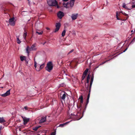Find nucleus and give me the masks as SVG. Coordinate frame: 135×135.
Returning <instances> with one entry per match:
<instances>
[{
  "instance_id": "nucleus-19",
  "label": "nucleus",
  "mask_w": 135,
  "mask_h": 135,
  "mask_svg": "<svg viewBox=\"0 0 135 135\" xmlns=\"http://www.w3.org/2000/svg\"><path fill=\"white\" fill-rule=\"evenodd\" d=\"M44 64H43L42 65H41L40 67V69L37 70V69H36V70L38 71H39L40 70H41L42 69H43V68L44 67Z\"/></svg>"
},
{
  "instance_id": "nucleus-29",
  "label": "nucleus",
  "mask_w": 135,
  "mask_h": 135,
  "mask_svg": "<svg viewBox=\"0 0 135 135\" xmlns=\"http://www.w3.org/2000/svg\"><path fill=\"white\" fill-rule=\"evenodd\" d=\"M25 61L26 62V65H27V64H28V61H27V60H26V59L25 60Z\"/></svg>"
},
{
  "instance_id": "nucleus-30",
  "label": "nucleus",
  "mask_w": 135,
  "mask_h": 135,
  "mask_svg": "<svg viewBox=\"0 0 135 135\" xmlns=\"http://www.w3.org/2000/svg\"><path fill=\"white\" fill-rule=\"evenodd\" d=\"M46 41H45L43 43H41V44H42L43 45H44L46 43Z\"/></svg>"
},
{
  "instance_id": "nucleus-14",
  "label": "nucleus",
  "mask_w": 135,
  "mask_h": 135,
  "mask_svg": "<svg viewBox=\"0 0 135 135\" xmlns=\"http://www.w3.org/2000/svg\"><path fill=\"white\" fill-rule=\"evenodd\" d=\"M71 121H70V122H71ZM69 122H66V123H63V124H60L59 125V127H62L63 126H65V125H66L67 123H69Z\"/></svg>"
},
{
  "instance_id": "nucleus-1",
  "label": "nucleus",
  "mask_w": 135,
  "mask_h": 135,
  "mask_svg": "<svg viewBox=\"0 0 135 135\" xmlns=\"http://www.w3.org/2000/svg\"><path fill=\"white\" fill-rule=\"evenodd\" d=\"M36 46V44L35 43L32 45L31 47H30L28 46H27L26 48V52L28 54V55H29L30 51L36 50L37 49L35 48Z\"/></svg>"
},
{
  "instance_id": "nucleus-5",
  "label": "nucleus",
  "mask_w": 135,
  "mask_h": 135,
  "mask_svg": "<svg viewBox=\"0 0 135 135\" xmlns=\"http://www.w3.org/2000/svg\"><path fill=\"white\" fill-rule=\"evenodd\" d=\"M64 13L62 12L61 11H59L57 13L58 17L61 19L64 16Z\"/></svg>"
},
{
  "instance_id": "nucleus-34",
  "label": "nucleus",
  "mask_w": 135,
  "mask_h": 135,
  "mask_svg": "<svg viewBox=\"0 0 135 135\" xmlns=\"http://www.w3.org/2000/svg\"><path fill=\"white\" fill-rule=\"evenodd\" d=\"M37 66H39V65H39V64H37Z\"/></svg>"
},
{
  "instance_id": "nucleus-17",
  "label": "nucleus",
  "mask_w": 135,
  "mask_h": 135,
  "mask_svg": "<svg viewBox=\"0 0 135 135\" xmlns=\"http://www.w3.org/2000/svg\"><path fill=\"white\" fill-rule=\"evenodd\" d=\"M66 93H64V94H63L62 96L61 97V99L63 100H64L66 96Z\"/></svg>"
},
{
  "instance_id": "nucleus-24",
  "label": "nucleus",
  "mask_w": 135,
  "mask_h": 135,
  "mask_svg": "<svg viewBox=\"0 0 135 135\" xmlns=\"http://www.w3.org/2000/svg\"><path fill=\"white\" fill-rule=\"evenodd\" d=\"M17 42L18 44H20L21 43V41L19 40L18 38H17Z\"/></svg>"
},
{
  "instance_id": "nucleus-9",
  "label": "nucleus",
  "mask_w": 135,
  "mask_h": 135,
  "mask_svg": "<svg viewBox=\"0 0 135 135\" xmlns=\"http://www.w3.org/2000/svg\"><path fill=\"white\" fill-rule=\"evenodd\" d=\"M46 117H42L39 122L40 123H42L46 121Z\"/></svg>"
},
{
  "instance_id": "nucleus-11",
  "label": "nucleus",
  "mask_w": 135,
  "mask_h": 135,
  "mask_svg": "<svg viewBox=\"0 0 135 135\" xmlns=\"http://www.w3.org/2000/svg\"><path fill=\"white\" fill-rule=\"evenodd\" d=\"M75 0H71L70 2V6L72 7L74 5V2Z\"/></svg>"
},
{
  "instance_id": "nucleus-3",
  "label": "nucleus",
  "mask_w": 135,
  "mask_h": 135,
  "mask_svg": "<svg viewBox=\"0 0 135 135\" xmlns=\"http://www.w3.org/2000/svg\"><path fill=\"white\" fill-rule=\"evenodd\" d=\"M53 66L51 61L49 62L47 64L46 68V70L50 72L53 69Z\"/></svg>"
},
{
  "instance_id": "nucleus-21",
  "label": "nucleus",
  "mask_w": 135,
  "mask_h": 135,
  "mask_svg": "<svg viewBox=\"0 0 135 135\" xmlns=\"http://www.w3.org/2000/svg\"><path fill=\"white\" fill-rule=\"evenodd\" d=\"M66 31L65 30H64L62 33L61 35L62 37H64L65 35Z\"/></svg>"
},
{
  "instance_id": "nucleus-2",
  "label": "nucleus",
  "mask_w": 135,
  "mask_h": 135,
  "mask_svg": "<svg viewBox=\"0 0 135 135\" xmlns=\"http://www.w3.org/2000/svg\"><path fill=\"white\" fill-rule=\"evenodd\" d=\"M47 4L49 6H57V8H59L56 0H47Z\"/></svg>"
},
{
  "instance_id": "nucleus-12",
  "label": "nucleus",
  "mask_w": 135,
  "mask_h": 135,
  "mask_svg": "<svg viewBox=\"0 0 135 135\" xmlns=\"http://www.w3.org/2000/svg\"><path fill=\"white\" fill-rule=\"evenodd\" d=\"M6 122L5 120L4 119L3 117H0V123H4Z\"/></svg>"
},
{
  "instance_id": "nucleus-13",
  "label": "nucleus",
  "mask_w": 135,
  "mask_h": 135,
  "mask_svg": "<svg viewBox=\"0 0 135 135\" xmlns=\"http://www.w3.org/2000/svg\"><path fill=\"white\" fill-rule=\"evenodd\" d=\"M20 57L21 61H22L23 60L25 61L26 59V57L25 56H20Z\"/></svg>"
},
{
  "instance_id": "nucleus-27",
  "label": "nucleus",
  "mask_w": 135,
  "mask_h": 135,
  "mask_svg": "<svg viewBox=\"0 0 135 135\" xmlns=\"http://www.w3.org/2000/svg\"><path fill=\"white\" fill-rule=\"evenodd\" d=\"M56 133V132L54 131V132H52L51 133V135H55Z\"/></svg>"
},
{
  "instance_id": "nucleus-26",
  "label": "nucleus",
  "mask_w": 135,
  "mask_h": 135,
  "mask_svg": "<svg viewBox=\"0 0 135 135\" xmlns=\"http://www.w3.org/2000/svg\"><path fill=\"white\" fill-rule=\"evenodd\" d=\"M74 51V50L73 49L70 52H69L68 53V54L67 55H68L69 54L73 52Z\"/></svg>"
},
{
  "instance_id": "nucleus-20",
  "label": "nucleus",
  "mask_w": 135,
  "mask_h": 135,
  "mask_svg": "<svg viewBox=\"0 0 135 135\" xmlns=\"http://www.w3.org/2000/svg\"><path fill=\"white\" fill-rule=\"evenodd\" d=\"M27 36V32L25 31V33H24L23 35V37L24 38V39L26 40V37Z\"/></svg>"
},
{
  "instance_id": "nucleus-22",
  "label": "nucleus",
  "mask_w": 135,
  "mask_h": 135,
  "mask_svg": "<svg viewBox=\"0 0 135 135\" xmlns=\"http://www.w3.org/2000/svg\"><path fill=\"white\" fill-rule=\"evenodd\" d=\"M71 118L73 119L74 120H75V118H76V116L75 115H71Z\"/></svg>"
},
{
  "instance_id": "nucleus-15",
  "label": "nucleus",
  "mask_w": 135,
  "mask_h": 135,
  "mask_svg": "<svg viewBox=\"0 0 135 135\" xmlns=\"http://www.w3.org/2000/svg\"><path fill=\"white\" fill-rule=\"evenodd\" d=\"M63 5L65 7L68 8L69 7V6H70V3L67 2V3L65 4V3H64Z\"/></svg>"
},
{
  "instance_id": "nucleus-28",
  "label": "nucleus",
  "mask_w": 135,
  "mask_h": 135,
  "mask_svg": "<svg viewBox=\"0 0 135 135\" xmlns=\"http://www.w3.org/2000/svg\"><path fill=\"white\" fill-rule=\"evenodd\" d=\"M24 108L25 109V110H28V109H29V108L27 107V106H25L24 107Z\"/></svg>"
},
{
  "instance_id": "nucleus-23",
  "label": "nucleus",
  "mask_w": 135,
  "mask_h": 135,
  "mask_svg": "<svg viewBox=\"0 0 135 135\" xmlns=\"http://www.w3.org/2000/svg\"><path fill=\"white\" fill-rule=\"evenodd\" d=\"M34 66H35V68H36L37 66V64L35 60V58H34Z\"/></svg>"
},
{
  "instance_id": "nucleus-33",
  "label": "nucleus",
  "mask_w": 135,
  "mask_h": 135,
  "mask_svg": "<svg viewBox=\"0 0 135 135\" xmlns=\"http://www.w3.org/2000/svg\"><path fill=\"white\" fill-rule=\"evenodd\" d=\"M2 128V126H0V131L1 130Z\"/></svg>"
},
{
  "instance_id": "nucleus-4",
  "label": "nucleus",
  "mask_w": 135,
  "mask_h": 135,
  "mask_svg": "<svg viewBox=\"0 0 135 135\" xmlns=\"http://www.w3.org/2000/svg\"><path fill=\"white\" fill-rule=\"evenodd\" d=\"M61 26V24L60 23H56V28L54 31V32H56L58 31L60 29Z\"/></svg>"
},
{
  "instance_id": "nucleus-32",
  "label": "nucleus",
  "mask_w": 135,
  "mask_h": 135,
  "mask_svg": "<svg viewBox=\"0 0 135 135\" xmlns=\"http://www.w3.org/2000/svg\"><path fill=\"white\" fill-rule=\"evenodd\" d=\"M68 0H63V1L64 2H67L68 1Z\"/></svg>"
},
{
  "instance_id": "nucleus-16",
  "label": "nucleus",
  "mask_w": 135,
  "mask_h": 135,
  "mask_svg": "<svg viewBox=\"0 0 135 135\" xmlns=\"http://www.w3.org/2000/svg\"><path fill=\"white\" fill-rule=\"evenodd\" d=\"M71 18L73 20H75L76 19V14H72L71 16Z\"/></svg>"
},
{
  "instance_id": "nucleus-35",
  "label": "nucleus",
  "mask_w": 135,
  "mask_h": 135,
  "mask_svg": "<svg viewBox=\"0 0 135 135\" xmlns=\"http://www.w3.org/2000/svg\"><path fill=\"white\" fill-rule=\"evenodd\" d=\"M37 135H40V134H38Z\"/></svg>"
},
{
  "instance_id": "nucleus-8",
  "label": "nucleus",
  "mask_w": 135,
  "mask_h": 135,
  "mask_svg": "<svg viewBox=\"0 0 135 135\" xmlns=\"http://www.w3.org/2000/svg\"><path fill=\"white\" fill-rule=\"evenodd\" d=\"M10 90L9 89L7 91L6 93L3 94H1V95L3 97H6L8 96L10 94Z\"/></svg>"
},
{
  "instance_id": "nucleus-6",
  "label": "nucleus",
  "mask_w": 135,
  "mask_h": 135,
  "mask_svg": "<svg viewBox=\"0 0 135 135\" xmlns=\"http://www.w3.org/2000/svg\"><path fill=\"white\" fill-rule=\"evenodd\" d=\"M14 19V17H12L10 19L9 21L10 24L12 26H14L15 24Z\"/></svg>"
},
{
  "instance_id": "nucleus-18",
  "label": "nucleus",
  "mask_w": 135,
  "mask_h": 135,
  "mask_svg": "<svg viewBox=\"0 0 135 135\" xmlns=\"http://www.w3.org/2000/svg\"><path fill=\"white\" fill-rule=\"evenodd\" d=\"M41 127V126H36V127H33V130L35 131H37L38 128Z\"/></svg>"
},
{
  "instance_id": "nucleus-7",
  "label": "nucleus",
  "mask_w": 135,
  "mask_h": 135,
  "mask_svg": "<svg viewBox=\"0 0 135 135\" xmlns=\"http://www.w3.org/2000/svg\"><path fill=\"white\" fill-rule=\"evenodd\" d=\"M70 66L73 68H75L76 66V61L75 60H73L70 64Z\"/></svg>"
},
{
  "instance_id": "nucleus-10",
  "label": "nucleus",
  "mask_w": 135,
  "mask_h": 135,
  "mask_svg": "<svg viewBox=\"0 0 135 135\" xmlns=\"http://www.w3.org/2000/svg\"><path fill=\"white\" fill-rule=\"evenodd\" d=\"M23 120L24 121V124L25 125H26L29 121L30 119L29 118H25L23 119Z\"/></svg>"
},
{
  "instance_id": "nucleus-31",
  "label": "nucleus",
  "mask_w": 135,
  "mask_h": 135,
  "mask_svg": "<svg viewBox=\"0 0 135 135\" xmlns=\"http://www.w3.org/2000/svg\"><path fill=\"white\" fill-rule=\"evenodd\" d=\"M46 29L48 30H49L50 29V28L48 27L46 28Z\"/></svg>"
},
{
  "instance_id": "nucleus-25",
  "label": "nucleus",
  "mask_w": 135,
  "mask_h": 135,
  "mask_svg": "<svg viewBox=\"0 0 135 135\" xmlns=\"http://www.w3.org/2000/svg\"><path fill=\"white\" fill-rule=\"evenodd\" d=\"M36 33H38L39 35H41L43 33V31H41V32H40L38 31H36Z\"/></svg>"
}]
</instances>
